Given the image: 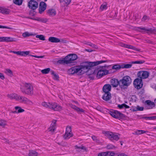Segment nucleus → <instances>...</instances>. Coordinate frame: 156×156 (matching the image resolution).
Returning a JSON list of instances; mask_svg holds the SVG:
<instances>
[{"label": "nucleus", "instance_id": "61", "mask_svg": "<svg viewBox=\"0 0 156 156\" xmlns=\"http://www.w3.org/2000/svg\"><path fill=\"white\" fill-rule=\"evenodd\" d=\"M60 42H62L64 43H66V40H62L61 41H60Z\"/></svg>", "mask_w": 156, "mask_h": 156}, {"label": "nucleus", "instance_id": "55", "mask_svg": "<svg viewBox=\"0 0 156 156\" xmlns=\"http://www.w3.org/2000/svg\"><path fill=\"white\" fill-rule=\"evenodd\" d=\"M0 28H6V29H12L10 27H7L5 26H3L0 25Z\"/></svg>", "mask_w": 156, "mask_h": 156}, {"label": "nucleus", "instance_id": "38", "mask_svg": "<svg viewBox=\"0 0 156 156\" xmlns=\"http://www.w3.org/2000/svg\"><path fill=\"white\" fill-rule=\"evenodd\" d=\"M50 71V68H47L41 70V72L44 74H46L49 73Z\"/></svg>", "mask_w": 156, "mask_h": 156}, {"label": "nucleus", "instance_id": "27", "mask_svg": "<svg viewBox=\"0 0 156 156\" xmlns=\"http://www.w3.org/2000/svg\"><path fill=\"white\" fill-rule=\"evenodd\" d=\"M111 97L110 93H105L102 98L103 100L107 101L110 100Z\"/></svg>", "mask_w": 156, "mask_h": 156}, {"label": "nucleus", "instance_id": "14", "mask_svg": "<svg viewBox=\"0 0 156 156\" xmlns=\"http://www.w3.org/2000/svg\"><path fill=\"white\" fill-rule=\"evenodd\" d=\"M9 52H12L14 54H16L17 55L22 56H26L29 55L30 53V51H10Z\"/></svg>", "mask_w": 156, "mask_h": 156}, {"label": "nucleus", "instance_id": "5", "mask_svg": "<svg viewBox=\"0 0 156 156\" xmlns=\"http://www.w3.org/2000/svg\"><path fill=\"white\" fill-rule=\"evenodd\" d=\"M78 57L75 54H71L66 56L64 59L62 60V62L67 65H70L72 63V65H74L75 62L73 61L77 59Z\"/></svg>", "mask_w": 156, "mask_h": 156}, {"label": "nucleus", "instance_id": "53", "mask_svg": "<svg viewBox=\"0 0 156 156\" xmlns=\"http://www.w3.org/2000/svg\"><path fill=\"white\" fill-rule=\"evenodd\" d=\"M136 109L138 111H143L144 110V108L142 107H140L139 106H137L136 107Z\"/></svg>", "mask_w": 156, "mask_h": 156}, {"label": "nucleus", "instance_id": "41", "mask_svg": "<svg viewBox=\"0 0 156 156\" xmlns=\"http://www.w3.org/2000/svg\"><path fill=\"white\" fill-rule=\"evenodd\" d=\"M36 37L37 38H39L41 40L44 41L45 40V37L42 35H37Z\"/></svg>", "mask_w": 156, "mask_h": 156}, {"label": "nucleus", "instance_id": "17", "mask_svg": "<svg viewBox=\"0 0 156 156\" xmlns=\"http://www.w3.org/2000/svg\"><path fill=\"white\" fill-rule=\"evenodd\" d=\"M46 5L44 2H41L40 4L39 7V12L40 13H42L46 9Z\"/></svg>", "mask_w": 156, "mask_h": 156}, {"label": "nucleus", "instance_id": "18", "mask_svg": "<svg viewBox=\"0 0 156 156\" xmlns=\"http://www.w3.org/2000/svg\"><path fill=\"white\" fill-rule=\"evenodd\" d=\"M56 122V120H52L51 123L48 129V130L49 131L51 132H53L54 131L55 129Z\"/></svg>", "mask_w": 156, "mask_h": 156}, {"label": "nucleus", "instance_id": "45", "mask_svg": "<svg viewBox=\"0 0 156 156\" xmlns=\"http://www.w3.org/2000/svg\"><path fill=\"white\" fill-rule=\"evenodd\" d=\"M121 68V66L119 65H116L112 66V69H119Z\"/></svg>", "mask_w": 156, "mask_h": 156}, {"label": "nucleus", "instance_id": "29", "mask_svg": "<svg viewBox=\"0 0 156 156\" xmlns=\"http://www.w3.org/2000/svg\"><path fill=\"white\" fill-rule=\"evenodd\" d=\"M5 42H16V38L10 37H5Z\"/></svg>", "mask_w": 156, "mask_h": 156}, {"label": "nucleus", "instance_id": "20", "mask_svg": "<svg viewBox=\"0 0 156 156\" xmlns=\"http://www.w3.org/2000/svg\"><path fill=\"white\" fill-rule=\"evenodd\" d=\"M111 86L110 85L106 84L105 85L103 88V90L105 93H110L109 91L111 90Z\"/></svg>", "mask_w": 156, "mask_h": 156}, {"label": "nucleus", "instance_id": "33", "mask_svg": "<svg viewBox=\"0 0 156 156\" xmlns=\"http://www.w3.org/2000/svg\"><path fill=\"white\" fill-rule=\"evenodd\" d=\"M38 153L34 151L30 150L29 151V156H38Z\"/></svg>", "mask_w": 156, "mask_h": 156}, {"label": "nucleus", "instance_id": "12", "mask_svg": "<svg viewBox=\"0 0 156 156\" xmlns=\"http://www.w3.org/2000/svg\"><path fill=\"white\" fill-rule=\"evenodd\" d=\"M150 73L147 71H140L138 72L137 76L140 78L145 79L147 78L149 76Z\"/></svg>", "mask_w": 156, "mask_h": 156}, {"label": "nucleus", "instance_id": "58", "mask_svg": "<svg viewBox=\"0 0 156 156\" xmlns=\"http://www.w3.org/2000/svg\"><path fill=\"white\" fill-rule=\"evenodd\" d=\"M147 18H148V17L147 16H144L142 19V21H145V20H146L147 19Z\"/></svg>", "mask_w": 156, "mask_h": 156}, {"label": "nucleus", "instance_id": "26", "mask_svg": "<svg viewBox=\"0 0 156 156\" xmlns=\"http://www.w3.org/2000/svg\"><path fill=\"white\" fill-rule=\"evenodd\" d=\"M48 41L52 43H58L60 42V40L59 38L52 37L49 38Z\"/></svg>", "mask_w": 156, "mask_h": 156}, {"label": "nucleus", "instance_id": "63", "mask_svg": "<svg viewBox=\"0 0 156 156\" xmlns=\"http://www.w3.org/2000/svg\"><path fill=\"white\" fill-rule=\"evenodd\" d=\"M153 129H155L156 130V127H154L153 128Z\"/></svg>", "mask_w": 156, "mask_h": 156}, {"label": "nucleus", "instance_id": "13", "mask_svg": "<svg viewBox=\"0 0 156 156\" xmlns=\"http://www.w3.org/2000/svg\"><path fill=\"white\" fill-rule=\"evenodd\" d=\"M136 29L137 30L141 32H144L146 31L147 33H149V32L153 33L154 32L155 30L154 29H152L151 28L147 29L145 27H137L136 28Z\"/></svg>", "mask_w": 156, "mask_h": 156}, {"label": "nucleus", "instance_id": "59", "mask_svg": "<svg viewBox=\"0 0 156 156\" xmlns=\"http://www.w3.org/2000/svg\"><path fill=\"white\" fill-rule=\"evenodd\" d=\"M5 37H1V42H5Z\"/></svg>", "mask_w": 156, "mask_h": 156}, {"label": "nucleus", "instance_id": "22", "mask_svg": "<svg viewBox=\"0 0 156 156\" xmlns=\"http://www.w3.org/2000/svg\"><path fill=\"white\" fill-rule=\"evenodd\" d=\"M119 45L123 47L127 48L133 49L137 50L136 48L134 46L129 44H126L122 43H120L119 44Z\"/></svg>", "mask_w": 156, "mask_h": 156}, {"label": "nucleus", "instance_id": "31", "mask_svg": "<svg viewBox=\"0 0 156 156\" xmlns=\"http://www.w3.org/2000/svg\"><path fill=\"white\" fill-rule=\"evenodd\" d=\"M51 74L53 76V78L55 80H58L59 77L58 74L56 73L54 71H51Z\"/></svg>", "mask_w": 156, "mask_h": 156}, {"label": "nucleus", "instance_id": "11", "mask_svg": "<svg viewBox=\"0 0 156 156\" xmlns=\"http://www.w3.org/2000/svg\"><path fill=\"white\" fill-rule=\"evenodd\" d=\"M50 104V109L55 111H60L62 109V107L56 103L51 102Z\"/></svg>", "mask_w": 156, "mask_h": 156}, {"label": "nucleus", "instance_id": "7", "mask_svg": "<svg viewBox=\"0 0 156 156\" xmlns=\"http://www.w3.org/2000/svg\"><path fill=\"white\" fill-rule=\"evenodd\" d=\"M73 136L71 126H67L66 128L65 132L63 135V138L65 140H68Z\"/></svg>", "mask_w": 156, "mask_h": 156}, {"label": "nucleus", "instance_id": "1", "mask_svg": "<svg viewBox=\"0 0 156 156\" xmlns=\"http://www.w3.org/2000/svg\"><path fill=\"white\" fill-rule=\"evenodd\" d=\"M108 62V60H101L94 62H83L81 63L80 65L74 66L69 69L67 72L70 74L76 73L78 75H80L85 73L90 67Z\"/></svg>", "mask_w": 156, "mask_h": 156}, {"label": "nucleus", "instance_id": "4", "mask_svg": "<svg viewBox=\"0 0 156 156\" xmlns=\"http://www.w3.org/2000/svg\"><path fill=\"white\" fill-rule=\"evenodd\" d=\"M108 67L106 65L103 66L97 67L94 69V72L96 73V76L98 78H100L108 73V70L103 69L106 68H108Z\"/></svg>", "mask_w": 156, "mask_h": 156}, {"label": "nucleus", "instance_id": "47", "mask_svg": "<svg viewBox=\"0 0 156 156\" xmlns=\"http://www.w3.org/2000/svg\"><path fill=\"white\" fill-rule=\"evenodd\" d=\"M37 20L43 23H46L47 21V19L41 18H39Z\"/></svg>", "mask_w": 156, "mask_h": 156}, {"label": "nucleus", "instance_id": "60", "mask_svg": "<svg viewBox=\"0 0 156 156\" xmlns=\"http://www.w3.org/2000/svg\"><path fill=\"white\" fill-rule=\"evenodd\" d=\"M85 50L86 51L89 52H91L92 51H93V50H92L91 49H86Z\"/></svg>", "mask_w": 156, "mask_h": 156}, {"label": "nucleus", "instance_id": "57", "mask_svg": "<svg viewBox=\"0 0 156 156\" xmlns=\"http://www.w3.org/2000/svg\"><path fill=\"white\" fill-rule=\"evenodd\" d=\"M117 156H129L123 153H119L118 154Z\"/></svg>", "mask_w": 156, "mask_h": 156}, {"label": "nucleus", "instance_id": "56", "mask_svg": "<svg viewBox=\"0 0 156 156\" xmlns=\"http://www.w3.org/2000/svg\"><path fill=\"white\" fill-rule=\"evenodd\" d=\"M0 78L2 80H4L5 78L4 74L1 73H0Z\"/></svg>", "mask_w": 156, "mask_h": 156}, {"label": "nucleus", "instance_id": "40", "mask_svg": "<svg viewBox=\"0 0 156 156\" xmlns=\"http://www.w3.org/2000/svg\"><path fill=\"white\" fill-rule=\"evenodd\" d=\"M107 8V5L106 3L102 4L100 7V9L101 11L106 9Z\"/></svg>", "mask_w": 156, "mask_h": 156}, {"label": "nucleus", "instance_id": "32", "mask_svg": "<svg viewBox=\"0 0 156 156\" xmlns=\"http://www.w3.org/2000/svg\"><path fill=\"white\" fill-rule=\"evenodd\" d=\"M15 109L16 110L15 112L18 113L23 112L25 111L24 109H22L21 107L20 106H16Z\"/></svg>", "mask_w": 156, "mask_h": 156}, {"label": "nucleus", "instance_id": "44", "mask_svg": "<svg viewBox=\"0 0 156 156\" xmlns=\"http://www.w3.org/2000/svg\"><path fill=\"white\" fill-rule=\"evenodd\" d=\"M132 65L130 64H125L123 65V66L122 67V68H125L126 69H128L131 68L132 67Z\"/></svg>", "mask_w": 156, "mask_h": 156}, {"label": "nucleus", "instance_id": "62", "mask_svg": "<svg viewBox=\"0 0 156 156\" xmlns=\"http://www.w3.org/2000/svg\"><path fill=\"white\" fill-rule=\"evenodd\" d=\"M78 148H79V149H83L84 148V147L83 146H81V147H78Z\"/></svg>", "mask_w": 156, "mask_h": 156}, {"label": "nucleus", "instance_id": "36", "mask_svg": "<svg viewBox=\"0 0 156 156\" xmlns=\"http://www.w3.org/2000/svg\"><path fill=\"white\" fill-rule=\"evenodd\" d=\"M145 133H146V132L145 131L142 130H138L135 132V133L133 134L136 135H139Z\"/></svg>", "mask_w": 156, "mask_h": 156}, {"label": "nucleus", "instance_id": "15", "mask_svg": "<svg viewBox=\"0 0 156 156\" xmlns=\"http://www.w3.org/2000/svg\"><path fill=\"white\" fill-rule=\"evenodd\" d=\"M92 66H91V67ZM90 67H90L89 69H88L85 72H87V74L89 78L90 79L93 80L94 79L95 76H96V73H94V69H93L88 70V69H90Z\"/></svg>", "mask_w": 156, "mask_h": 156}, {"label": "nucleus", "instance_id": "46", "mask_svg": "<svg viewBox=\"0 0 156 156\" xmlns=\"http://www.w3.org/2000/svg\"><path fill=\"white\" fill-rule=\"evenodd\" d=\"M108 154L106 152H103L99 153L97 156H108Z\"/></svg>", "mask_w": 156, "mask_h": 156}, {"label": "nucleus", "instance_id": "35", "mask_svg": "<svg viewBox=\"0 0 156 156\" xmlns=\"http://www.w3.org/2000/svg\"><path fill=\"white\" fill-rule=\"evenodd\" d=\"M50 104V102L44 101L42 102L41 105L45 108L49 109Z\"/></svg>", "mask_w": 156, "mask_h": 156}, {"label": "nucleus", "instance_id": "48", "mask_svg": "<svg viewBox=\"0 0 156 156\" xmlns=\"http://www.w3.org/2000/svg\"><path fill=\"white\" fill-rule=\"evenodd\" d=\"M60 1L61 2H64L66 5H68L70 3L71 0H60Z\"/></svg>", "mask_w": 156, "mask_h": 156}, {"label": "nucleus", "instance_id": "28", "mask_svg": "<svg viewBox=\"0 0 156 156\" xmlns=\"http://www.w3.org/2000/svg\"><path fill=\"white\" fill-rule=\"evenodd\" d=\"M35 34L31 33H30L28 31H26L23 33L22 36L24 38H26L30 36H34Z\"/></svg>", "mask_w": 156, "mask_h": 156}, {"label": "nucleus", "instance_id": "39", "mask_svg": "<svg viewBox=\"0 0 156 156\" xmlns=\"http://www.w3.org/2000/svg\"><path fill=\"white\" fill-rule=\"evenodd\" d=\"M23 0H13L14 3L18 5H20L22 4Z\"/></svg>", "mask_w": 156, "mask_h": 156}, {"label": "nucleus", "instance_id": "51", "mask_svg": "<svg viewBox=\"0 0 156 156\" xmlns=\"http://www.w3.org/2000/svg\"><path fill=\"white\" fill-rule=\"evenodd\" d=\"M145 118L147 119H148L149 120H153L156 119V116H154L147 117H145Z\"/></svg>", "mask_w": 156, "mask_h": 156}, {"label": "nucleus", "instance_id": "43", "mask_svg": "<svg viewBox=\"0 0 156 156\" xmlns=\"http://www.w3.org/2000/svg\"><path fill=\"white\" fill-rule=\"evenodd\" d=\"M86 44L95 49H98V47L96 45L93 44L91 43L88 42Z\"/></svg>", "mask_w": 156, "mask_h": 156}, {"label": "nucleus", "instance_id": "8", "mask_svg": "<svg viewBox=\"0 0 156 156\" xmlns=\"http://www.w3.org/2000/svg\"><path fill=\"white\" fill-rule=\"evenodd\" d=\"M106 136L111 141L118 140L119 137L118 135L111 132H107L105 133Z\"/></svg>", "mask_w": 156, "mask_h": 156}, {"label": "nucleus", "instance_id": "37", "mask_svg": "<svg viewBox=\"0 0 156 156\" xmlns=\"http://www.w3.org/2000/svg\"><path fill=\"white\" fill-rule=\"evenodd\" d=\"M91 137L93 141L96 143L98 144L101 143L100 140L96 136H92Z\"/></svg>", "mask_w": 156, "mask_h": 156}, {"label": "nucleus", "instance_id": "49", "mask_svg": "<svg viewBox=\"0 0 156 156\" xmlns=\"http://www.w3.org/2000/svg\"><path fill=\"white\" fill-rule=\"evenodd\" d=\"M144 61H138L135 62H133L132 63L133 64H141L144 63Z\"/></svg>", "mask_w": 156, "mask_h": 156}, {"label": "nucleus", "instance_id": "54", "mask_svg": "<svg viewBox=\"0 0 156 156\" xmlns=\"http://www.w3.org/2000/svg\"><path fill=\"white\" fill-rule=\"evenodd\" d=\"M30 56L34 57L35 58H43L44 57V56H38L37 55H30Z\"/></svg>", "mask_w": 156, "mask_h": 156}, {"label": "nucleus", "instance_id": "6", "mask_svg": "<svg viewBox=\"0 0 156 156\" xmlns=\"http://www.w3.org/2000/svg\"><path fill=\"white\" fill-rule=\"evenodd\" d=\"M120 83V86L121 88L123 87H128L132 83V80L129 76H126L123 77L119 81Z\"/></svg>", "mask_w": 156, "mask_h": 156}, {"label": "nucleus", "instance_id": "21", "mask_svg": "<svg viewBox=\"0 0 156 156\" xmlns=\"http://www.w3.org/2000/svg\"><path fill=\"white\" fill-rule=\"evenodd\" d=\"M48 15L50 16L53 17L55 16L56 14V11L54 9H51L47 11Z\"/></svg>", "mask_w": 156, "mask_h": 156}, {"label": "nucleus", "instance_id": "64", "mask_svg": "<svg viewBox=\"0 0 156 156\" xmlns=\"http://www.w3.org/2000/svg\"><path fill=\"white\" fill-rule=\"evenodd\" d=\"M154 102L156 103V98L154 100Z\"/></svg>", "mask_w": 156, "mask_h": 156}, {"label": "nucleus", "instance_id": "24", "mask_svg": "<svg viewBox=\"0 0 156 156\" xmlns=\"http://www.w3.org/2000/svg\"><path fill=\"white\" fill-rule=\"evenodd\" d=\"M145 103L148 106V109H151L155 106L154 103L151 101L150 100L146 101H145Z\"/></svg>", "mask_w": 156, "mask_h": 156}, {"label": "nucleus", "instance_id": "25", "mask_svg": "<svg viewBox=\"0 0 156 156\" xmlns=\"http://www.w3.org/2000/svg\"><path fill=\"white\" fill-rule=\"evenodd\" d=\"M10 12V10L8 9L0 7V12L3 14H8Z\"/></svg>", "mask_w": 156, "mask_h": 156}, {"label": "nucleus", "instance_id": "2", "mask_svg": "<svg viewBox=\"0 0 156 156\" xmlns=\"http://www.w3.org/2000/svg\"><path fill=\"white\" fill-rule=\"evenodd\" d=\"M7 96L10 100H15L16 101L24 103L27 105L31 106L33 105V102L27 97L20 95L16 93L8 94Z\"/></svg>", "mask_w": 156, "mask_h": 156}, {"label": "nucleus", "instance_id": "50", "mask_svg": "<svg viewBox=\"0 0 156 156\" xmlns=\"http://www.w3.org/2000/svg\"><path fill=\"white\" fill-rule=\"evenodd\" d=\"M107 148L108 149H113L115 148V147L113 145L109 144L107 146Z\"/></svg>", "mask_w": 156, "mask_h": 156}, {"label": "nucleus", "instance_id": "23", "mask_svg": "<svg viewBox=\"0 0 156 156\" xmlns=\"http://www.w3.org/2000/svg\"><path fill=\"white\" fill-rule=\"evenodd\" d=\"M111 83L112 86L114 87H117L119 84L120 86V85L119 81L115 79H113L111 80Z\"/></svg>", "mask_w": 156, "mask_h": 156}, {"label": "nucleus", "instance_id": "3", "mask_svg": "<svg viewBox=\"0 0 156 156\" xmlns=\"http://www.w3.org/2000/svg\"><path fill=\"white\" fill-rule=\"evenodd\" d=\"M20 90L24 94L31 96L34 94V88L32 83L25 82L21 86Z\"/></svg>", "mask_w": 156, "mask_h": 156}, {"label": "nucleus", "instance_id": "34", "mask_svg": "<svg viewBox=\"0 0 156 156\" xmlns=\"http://www.w3.org/2000/svg\"><path fill=\"white\" fill-rule=\"evenodd\" d=\"M7 125V122L6 120L3 119H0V126L4 128Z\"/></svg>", "mask_w": 156, "mask_h": 156}, {"label": "nucleus", "instance_id": "16", "mask_svg": "<svg viewBox=\"0 0 156 156\" xmlns=\"http://www.w3.org/2000/svg\"><path fill=\"white\" fill-rule=\"evenodd\" d=\"M28 6L31 9L34 10L38 6V3L34 0H30L28 3Z\"/></svg>", "mask_w": 156, "mask_h": 156}, {"label": "nucleus", "instance_id": "19", "mask_svg": "<svg viewBox=\"0 0 156 156\" xmlns=\"http://www.w3.org/2000/svg\"><path fill=\"white\" fill-rule=\"evenodd\" d=\"M69 105L70 107L74 109L79 113L81 114L82 113L84 112V110L83 109L78 107L75 105H74L72 104H70Z\"/></svg>", "mask_w": 156, "mask_h": 156}, {"label": "nucleus", "instance_id": "30", "mask_svg": "<svg viewBox=\"0 0 156 156\" xmlns=\"http://www.w3.org/2000/svg\"><path fill=\"white\" fill-rule=\"evenodd\" d=\"M4 73L7 75L12 77L13 76V73L12 71L9 69H5Z\"/></svg>", "mask_w": 156, "mask_h": 156}, {"label": "nucleus", "instance_id": "10", "mask_svg": "<svg viewBox=\"0 0 156 156\" xmlns=\"http://www.w3.org/2000/svg\"><path fill=\"white\" fill-rule=\"evenodd\" d=\"M133 85L137 89L141 88L143 85L142 80L140 78L135 79L133 81Z\"/></svg>", "mask_w": 156, "mask_h": 156}, {"label": "nucleus", "instance_id": "42", "mask_svg": "<svg viewBox=\"0 0 156 156\" xmlns=\"http://www.w3.org/2000/svg\"><path fill=\"white\" fill-rule=\"evenodd\" d=\"M118 107L120 109H121L124 108H129V106L126 105L124 104H122L121 105H118Z\"/></svg>", "mask_w": 156, "mask_h": 156}, {"label": "nucleus", "instance_id": "52", "mask_svg": "<svg viewBox=\"0 0 156 156\" xmlns=\"http://www.w3.org/2000/svg\"><path fill=\"white\" fill-rule=\"evenodd\" d=\"M106 152L108 154V156H114L115 154L114 152L113 151Z\"/></svg>", "mask_w": 156, "mask_h": 156}, {"label": "nucleus", "instance_id": "9", "mask_svg": "<svg viewBox=\"0 0 156 156\" xmlns=\"http://www.w3.org/2000/svg\"><path fill=\"white\" fill-rule=\"evenodd\" d=\"M110 115L115 118H119L123 117V115L118 111L113 110H110L109 112Z\"/></svg>", "mask_w": 156, "mask_h": 156}]
</instances>
